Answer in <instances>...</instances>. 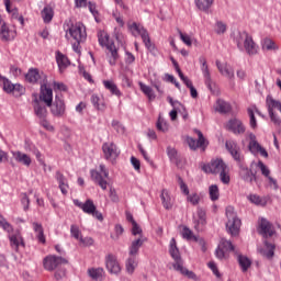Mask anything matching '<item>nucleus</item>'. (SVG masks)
Returning a JSON list of instances; mask_svg holds the SVG:
<instances>
[{
    "instance_id": "nucleus-1",
    "label": "nucleus",
    "mask_w": 281,
    "mask_h": 281,
    "mask_svg": "<svg viewBox=\"0 0 281 281\" xmlns=\"http://www.w3.org/2000/svg\"><path fill=\"white\" fill-rule=\"evenodd\" d=\"M66 34H69L76 43H83L87 41V27L82 22H74L71 20L65 23Z\"/></svg>"
},
{
    "instance_id": "nucleus-2",
    "label": "nucleus",
    "mask_w": 281,
    "mask_h": 281,
    "mask_svg": "<svg viewBox=\"0 0 281 281\" xmlns=\"http://www.w3.org/2000/svg\"><path fill=\"white\" fill-rule=\"evenodd\" d=\"M226 229L228 234H231V236H238V234H240L241 222L234 206L226 207Z\"/></svg>"
},
{
    "instance_id": "nucleus-3",
    "label": "nucleus",
    "mask_w": 281,
    "mask_h": 281,
    "mask_svg": "<svg viewBox=\"0 0 281 281\" xmlns=\"http://www.w3.org/2000/svg\"><path fill=\"white\" fill-rule=\"evenodd\" d=\"M236 41L239 47L244 46L248 56H256V54H258V45L254 42V37L247 34V32L238 33Z\"/></svg>"
},
{
    "instance_id": "nucleus-4",
    "label": "nucleus",
    "mask_w": 281,
    "mask_h": 281,
    "mask_svg": "<svg viewBox=\"0 0 281 281\" xmlns=\"http://www.w3.org/2000/svg\"><path fill=\"white\" fill-rule=\"evenodd\" d=\"M5 10L9 14L10 23L13 27L20 25L21 27H25V18L23 14L19 13V9L9 1H4Z\"/></svg>"
},
{
    "instance_id": "nucleus-5",
    "label": "nucleus",
    "mask_w": 281,
    "mask_h": 281,
    "mask_svg": "<svg viewBox=\"0 0 281 281\" xmlns=\"http://www.w3.org/2000/svg\"><path fill=\"white\" fill-rule=\"evenodd\" d=\"M234 244L225 237H222L215 250V256L218 260H227V258H229V252L234 251Z\"/></svg>"
},
{
    "instance_id": "nucleus-6",
    "label": "nucleus",
    "mask_w": 281,
    "mask_h": 281,
    "mask_svg": "<svg viewBox=\"0 0 281 281\" xmlns=\"http://www.w3.org/2000/svg\"><path fill=\"white\" fill-rule=\"evenodd\" d=\"M2 89L9 95H14V98H21L25 93V87L20 83H12L8 78L3 79Z\"/></svg>"
},
{
    "instance_id": "nucleus-7",
    "label": "nucleus",
    "mask_w": 281,
    "mask_h": 281,
    "mask_svg": "<svg viewBox=\"0 0 281 281\" xmlns=\"http://www.w3.org/2000/svg\"><path fill=\"white\" fill-rule=\"evenodd\" d=\"M38 101L44 102L46 106H52V102H54V91L52 90V83H49L47 80H44L41 85Z\"/></svg>"
},
{
    "instance_id": "nucleus-8",
    "label": "nucleus",
    "mask_w": 281,
    "mask_h": 281,
    "mask_svg": "<svg viewBox=\"0 0 281 281\" xmlns=\"http://www.w3.org/2000/svg\"><path fill=\"white\" fill-rule=\"evenodd\" d=\"M103 177L105 179L109 178V170L104 165H100L99 169H94L91 171V179H93V181L99 183L102 190H106L109 183L106 182V180L103 179Z\"/></svg>"
},
{
    "instance_id": "nucleus-9",
    "label": "nucleus",
    "mask_w": 281,
    "mask_h": 281,
    "mask_svg": "<svg viewBox=\"0 0 281 281\" xmlns=\"http://www.w3.org/2000/svg\"><path fill=\"white\" fill-rule=\"evenodd\" d=\"M74 203L75 205H77V207H80L82 212H85L86 214H90L94 218H98V221L103 220L102 213L98 211V209L95 207V204H93V201L87 200L85 203H82L78 200H75Z\"/></svg>"
},
{
    "instance_id": "nucleus-10",
    "label": "nucleus",
    "mask_w": 281,
    "mask_h": 281,
    "mask_svg": "<svg viewBox=\"0 0 281 281\" xmlns=\"http://www.w3.org/2000/svg\"><path fill=\"white\" fill-rule=\"evenodd\" d=\"M227 165L223 159L216 158L211 160L209 164L202 167V170L206 172V175H220V172L226 169Z\"/></svg>"
},
{
    "instance_id": "nucleus-11",
    "label": "nucleus",
    "mask_w": 281,
    "mask_h": 281,
    "mask_svg": "<svg viewBox=\"0 0 281 281\" xmlns=\"http://www.w3.org/2000/svg\"><path fill=\"white\" fill-rule=\"evenodd\" d=\"M102 150L106 161H110L111 164H115V161H117V157H120V149H117V145H115V143H104Z\"/></svg>"
},
{
    "instance_id": "nucleus-12",
    "label": "nucleus",
    "mask_w": 281,
    "mask_h": 281,
    "mask_svg": "<svg viewBox=\"0 0 281 281\" xmlns=\"http://www.w3.org/2000/svg\"><path fill=\"white\" fill-rule=\"evenodd\" d=\"M67 259L63 257L48 255L43 259V267L46 271H55L60 265H67Z\"/></svg>"
},
{
    "instance_id": "nucleus-13",
    "label": "nucleus",
    "mask_w": 281,
    "mask_h": 281,
    "mask_svg": "<svg viewBox=\"0 0 281 281\" xmlns=\"http://www.w3.org/2000/svg\"><path fill=\"white\" fill-rule=\"evenodd\" d=\"M251 168H258V170H260L261 175H263V177H266V179H268V183L270 186V188H273L274 190H278V181L276 179H273V177H271V170H269V167H267V165H265V162L262 161H254L251 162Z\"/></svg>"
},
{
    "instance_id": "nucleus-14",
    "label": "nucleus",
    "mask_w": 281,
    "mask_h": 281,
    "mask_svg": "<svg viewBox=\"0 0 281 281\" xmlns=\"http://www.w3.org/2000/svg\"><path fill=\"white\" fill-rule=\"evenodd\" d=\"M248 149L250 150V153H252V155H261V157H265L266 159L267 157H269V153H267V149H265V147H262V145L258 143V139H256L254 133H250L248 135Z\"/></svg>"
},
{
    "instance_id": "nucleus-15",
    "label": "nucleus",
    "mask_w": 281,
    "mask_h": 281,
    "mask_svg": "<svg viewBox=\"0 0 281 281\" xmlns=\"http://www.w3.org/2000/svg\"><path fill=\"white\" fill-rule=\"evenodd\" d=\"M180 189L182 194L187 196V203H189L190 205L196 206L201 203V201H203L201 194L196 192H190V189L188 188V184H186V182H180Z\"/></svg>"
},
{
    "instance_id": "nucleus-16",
    "label": "nucleus",
    "mask_w": 281,
    "mask_h": 281,
    "mask_svg": "<svg viewBox=\"0 0 281 281\" xmlns=\"http://www.w3.org/2000/svg\"><path fill=\"white\" fill-rule=\"evenodd\" d=\"M105 269L112 276H117L122 272V266H120V261H117V257L113 254H108L105 256Z\"/></svg>"
},
{
    "instance_id": "nucleus-17",
    "label": "nucleus",
    "mask_w": 281,
    "mask_h": 281,
    "mask_svg": "<svg viewBox=\"0 0 281 281\" xmlns=\"http://www.w3.org/2000/svg\"><path fill=\"white\" fill-rule=\"evenodd\" d=\"M50 109L52 115L54 117H63L65 115V111L67 106L65 105V100H63L59 95L55 97V101L48 105Z\"/></svg>"
},
{
    "instance_id": "nucleus-18",
    "label": "nucleus",
    "mask_w": 281,
    "mask_h": 281,
    "mask_svg": "<svg viewBox=\"0 0 281 281\" xmlns=\"http://www.w3.org/2000/svg\"><path fill=\"white\" fill-rule=\"evenodd\" d=\"M224 126L227 131L234 133V135H244L245 131H247L240 119H231Z\"/></svg>"
},
{
    "instance_id": "nucleus-19",
    "label": "nucleus",
    "mask_w": 281,
    "mask_h": 281,
    "mask_svg": "<svg viewBox=\"0 0 281 281\" xmlns=\"http://www.w3.org/2000/svg\"><path fill=\"white\" fill-rule=\"evenodd\" d=\"M258 232L259 234H261V236H265L266 238H269V236H273L276 234V229H273V225H271V223L268 222L267 218L260 220Z\"/></svg>"
},
{
    "instance_id": "nucleus-20",
    "label": "nucleus",
    "mask_w": 281,
    "mask_h": 281,
    "mask_svg": "<svg viewBox=\"0 0 281 281\" xmlns=\"http://www.w3.org/2000/svg\"><path fill=\"white\" fill-rule=\"evenodd\" d=\"M173 269L175 271H178V273H181V276H184V278H189L190 280H199V277H196L194 272L188 270V268L183 266V261L181 259L176 260V263H173Z\"/></svg>"
},
{
    "instance_id": "nucleus-21",
    "label": "nucleus",
    "mask_w": 281,
    "mask_h": 281,
    "mask_svg": "<svg viewBox=\"0 0 281 281\" xmlns=\"http://www.w3.org/2000/svg\"><path fill=\"white\" fill-rule=\"evenodd\" d=\"M216 67L224 78L234 80V68L227 61H216Z\"/></svg>"
},
{
    "instance_id": "nucleus-22",
    "label": "nucleus",
    "mask_w": 281,
    "mask_h": 281,
    "mask_svg": "<svg viewBox=\"0 0 281 281\" xmlns=\"http://www.w3.org/2000/svg\"><path fill=\"white\" fill-rule=\"evenodd\" d=\"M27 82H32L33 85L36 82H41L42 85L44 80H47V76L45 74L41 72L38 69H30L29 72L25 76Z\"/></svg>"
},
{
    "instance_id": "nucleus-23",
    "label": "nucleus",
    "mask_w": 281,
    "mask_h": 281,
    "mask_svg": "<svg viewBox=\"0 0 281 281\" xmlns=\"http://www.w3.org/2000/svg\"><path fill=\"white\" fill-rule=\"evenodd\" d=\"M247 113H248V117H249V125L250 128H258V121H256V113L258 115H261V117H265V115H262L260 113V111L258 110V108L256 105H251L247 109Z\"/></svg>"
},
{
    "instance_id": "nucleus-24",
    "label": "nucleus",
    "mask_w": 281,
    "mask_h": 281,
    "mask_svg": "<svg viewBox=\"0 0 281 281\" xmlns=\"http://www.w3.org/2000/svg\"><path fill=\"white\" fill-rule=\"evenodd\" d=\"M247 199H248L249 203H251L252 205H257L259 207H265V205H267V203H269V198L260 196L256 193L248 194Z\"/></svg>"
},
{
    "instance_id": "nucleus-25",
    "label": "nucleus",
    "mask_w": 281,
    "mask_h": 281,
    "mask_svg": "<svg viewBox=\"0 0 281 281\" xmlns=\"http://www.w3.org/2000/svg\"><path fill=\"white\" fill-rule=\"evenodd\" d=\"M33 109H34L35 115L41 120L43 117H47V106H45V104H43V102L40 101L38 99H35L33 101Z\"/></svg>"
},
{
    "instance_id": "nucleus-26",
    "label": "nucleus",
    "mask_w": 281,
    "mask_h": 281,
    "mask_svg": "<svg viewBox=\"0 0 281 281\" xmlns=\"http://www.w3.org/2000/svg\"><path fill=\"white\" fill-rule=\"evenodd\" d=\"M160 199L162 201V205L165 210H172V206L175 205V198L170 195L169 190H162L160 194Z\"/></svg>"
},
{
    "instance_id": "nucleus-27",
    "label": "nucleus",
    "mask_w": 281,
    "mask_h": 281,
    "mask_svg": "<svg viewBox=\"0 0 281 281\" xmlns=\"http://www.w3.org/2000/svg\"><path fill=\"white\" fill-rule=\"evenodd\" d=\"M106 48V56L109 58V64L114 66L117 58H120V54H117V47H115L114 44H110L109 46H105Z\"/></svg>"
},
{
    "instance_id": "nucleus-28",
    "label": "nucleus",
    "mask_w": 281,
    "mask_h": 281,
    "mask_svg": "<svg viewBox=\"0 0 281 281\" xmlns=\"http://www.w3.org/2000/svg\"><path fill=\"white\" fill-rule=\"evenodd\" d=\"M106 48V56L109 58V64L114 66L117 58H120V54H117V47H115L114 44H110L109 46H105Z\"/></svg>"
},
{
    "instance_id": "nucleus-29",
    "label": "nucleus",
    "mask_w": 281,
    "mask_h": 281,
    "mask_svg": "<svg viewBox=\"0 0 281 281\" xmlns=\"http://www.w3.org/2000/svg\"><path fill=\"white\" fill-rule=\"evenodd\" d=\"M261 49L262 52H278L280 46L273 40L266 37L261 41Z\"/></svg>"
},
{
    "instance_id": "nucleus-30",
    "label": "nucleus",
    "mask_w": 281,
    "mask_h": 281,
    "mask_svg": "<svg viewBox=\"0 0 281 281\" xmlns=\"http://www.w3.org/2000/svg\"><path fill=\"white\" fill-rule=\"evenodd\" d=\"M13 157L18 164H22L23 166L30 167L32 166V157L30 155L21 153V151H14Z\"/></svg>"
},
{
    "instance_id": "nucleus-31",
    "label": "nucleus",
    "mask_w": 281,
    "mask_h": 281,
    "mask_svg": "<svg viewBox=\"0 0 281 281\" xmlns=\"http://www.w3.org/2000/svg\"><path fill=\"white\" fill-rule=\"evenodd\" d=\"M15 36H16V31H12L8 27V25L2 24L0 29V38L2 41H13Z\"/></svg>"
},
{
    "instance_id": "nucleus-32",
    "label": "nucleus",
    "mask_w": 281,
    "mask_h": 281,
    "mask_svg": "<svg viewBox=\"0 0 281 281\" xmlns=\"http://www.w3.org/2000/svg\"><path fill=\"white\" fill-rule=\"evenodd\" d=\"M56 61L59 67V71H63L64 69L68 68L71 65V63L69 61V58H67L59 50L56 52Z\"/></svg>"
},
{
    "instance_id": "nucleus-33",
    "label": "nucleus",
    "mask_w": 281,
    "mask_h": 281,
    "mask_svg": "<svg viewBox=\"0 0 281 281\" xmlns=\"http://www.w3.org/2000/svg\"><path fill=\"white\" fill-rule=\"evenodd\" d=\"M91 102L98 111H104V109H106V101H104V97L102 95L93 94Z\"/></svg>"
},
{
    "instance_id": "nucleus-34",
    "label": "nucleus",
    "mask_w": 281,
    "mask_h": 281,
    "mask_svg": "<svg viewBox=\"0 0 281 281\" xmlns=\"http://www.w3.org/2000/svg\"><path fill=\"white\" fill-rule=\"evenodd\" d=\"M194 224L198 227H203L207 223L205 211L203 209H198L196 214L193 216Z\"/></svg>"
},
{
    "instance_id": "nucleus-35",
    "label": "nucleus",
    "mask_w": 281,
    "mask_h": 281,
    "mask_svg": "<svg viewBox=\"0 0 281 281\" xmlns=\"http://www.w3.org/2000/svg\"><path fill=\"white\" fill-rule=\"evenodd\" d=\"M146 243V237H138L134 241H132V245L130 247V256H137L139 252V247Z\"/></svg>"
},
{
    "instance_id": "nucleus-36",
    "label": "nucleus",
    "mask_w": 281,
    "mask_h": 281,
    "mask_svg": "<svg viewBox=\"0 0 281 281\" xmlns=\"http://www.w3.org/2000/svg\"><path fill=\"white\" fill-rule=\"evenodd\" d=\"M10 243L14 249H19V247H25V241L23 240V236H21L20 232L10 236Z\"/></svg>"
},
{
    "instance_id": "nucleus-37",
    "label": "nucleus",
    "mask_w": 281,
    "mask_h": 281,
    "mask_svg": "<svg viewBox=\"0 0 281 281\" xmlns=\"http://www.w3.org/2000/svg\"><path fill=\"white\" fill-rule=\"evenodd\" d=\"M103 87L108 89L112 93V95H117L120 98L122 95V92L120 91V88H117V85H115V81L113 80H104Z\"/></svg>"
},
{
    "instance_id": "nucleus-38",
    "label": "nucleus",
    "mask_w": 281,
    "mask_h": 281,
    "mask_svg": "<svg viewBox=\"0 0 281 281\" xmlns=\"http://www.w3.org/2000/svg\"><path fill=\"white\" fill-rule=\"evenodd\" d=\"M99 44L101 47H109V45H113L114 43L111 40V36H109V33L104 31H100L98 33Z\"/></svg>"
},
{
    "instance_id": "nucleus-39",
    "label": "nucleus",
    "mask_w": 281,
    "mask_h": 281,
    "mask_svg": "<svg viewBox=\"0 0 281 281\" xmlns=\"http://www.w3.org/2000/svg\"><path fill=\"white\" fill-rule=\"evenodd\" d=\"M88 276L92 280H102L104 278V268H89Z\"/></svg>"
},
{
    "instance_id": "nucleus-40",
    "label": "nucleus",
    "mask_w": 281,
    "mask_h": 281,
    "mask_svg": "<svg viewBox=\"0 0 281 281\" xmlns=\"http://www.w3.org/2000/svg\"><path fill=\"white\" fill-rule=\"evenodd\" d=\"M215 111L218 113H229V111H232V105L228 102L218 99L215 103Z\"/></svg>"
},
{
    "instance_id": "nucleus-41",
    "label": "nucleus",
    "mask_w": 281,
    "mask_h": 281,
    "mask_svg": "<svg viewBox=\"0 0 281 281\" xmlns=\"http://www.w3.org/2000/svg\"><path fill=\"white\" fill-rule=\"evenodd\" d=\"M171 106H173V110L171 112H169V116L171 122H175V120H177V113L178 111H181L180 106H183V104H181V102L179 101H173L172 98H168Z\"/></svg>"
},
{
    "instance_id": "nucleus-42",
    "label": "nucleus",
    "mask_w": 281,
    "mask_h": 281,
    "mask_svg": "<svg viewBox=\"0 0 281 281\" xmlns=\"http://www.w3.org/2000/svg\"><path fill=\"white\" fill-rule=\"evenodd\" d=\"M169 252L173 260H181V252H179V248L177 247V239L175 238L170 240Z\"/></svg>"
},
{
    "instance_id": "nucleus-43",
    "label": "nucleus",
    "mask_w": 281,
    "mask_h": 281,
    "mask_svg": "<svg viewBox=\"0 0 281 281\" xmlns=\"http://www.w3.org/2000/svg\"><path fill=\"white\" fill-rule=\"evenodd\" d=\"M156 127L160 133H168L170 131V124H168V121L161 114L158 116Z\"/></svg>"
},
{
    "instance_id": "nucleus-44",
    "label": "nucleus",
    "mask_w": 281,
    "mask_h": 281,
    "mask_svg": "<svg viewBox=\"0 0 281 281\" xmlns=\"http://www.w3.org/2000/svg\"><path fill=\"white\" fill-rule=\"evenodd\" d=\"M214 4V0H195V5L201 12H207Z\"/></svg>"
},
{
    "instance_id": "nucleus-45",
    "label": "nucleus",
    "mask_w": 281,
    "mask_h": 281,
    "mask_svg": "<svg viewBox=\"0 0 281 281\" xmlns=\"http://www.w3.org/2000/svg\"><path fill=\"white\" fill-rule=\"evenodd\" d=\"M42 19L44 23H52V19H54V8L46 5L42 10Z\"/></svg>"
},
{
    "instance_id": "nucleus-46",
    "label": "nucleus",
    "mask_w": 281,
    "mask_h": 281,
    "mask_svg": "<svg viewBox=\"0 0 281 281\" xmlns=\"http://www.w3.org/2000/svg\"><path fill=\"white\" fill-rule=\"evenodd\" d=\"M273 249H276V246L269 243H265L259 251L265 256V258H271L273 256Z\"/></svg>"
},
{
    "instance_id": "nucleus-47",
    "label": "nucleus",
    "mask_w": 281,
    "mask_h": 281,
    "mask_svg": "<svg viewBox=\"0 0 281 281\" xmlns=\"http://www.w3.org/2000/svg\"><path fill=\"white\" fill-rule=\"evenodd\" d=\"M128 30L133 34V36H144V34H146L144 27L137 23L130 24Z\"/></svg>"
},
{
    "instance_id": "nucleus-48",
    "label": "nucleus",
    "mask_w": 281,
    "mask_h": 281,
    "mask_svg": "<svg viewBox=\"0 0 281 281\" xmlns=\"http://www.w3.org/2000/svg\"><path fill=\"white\" fill-rule=\"evenodd\" d=\"M33 229L37 234L38 243L45 245V233L43 231V225H41L40 223H33Z\"/></svg>"
},
{
    "instance_id": "nucleus-49",
    "label": "nucleus",
    "mask_w": 281,
    "mask_h": 281,
    "mask_svg": "<svg viewBox=\"0 0 281 281\" xmlns=\"http://www.w3.org/2000/svg\"><path fill=\"white\" fill-rule=\"evenodd\" d=\"M195 133L198 135L199 148H201L202 150H205V148L210 146V142L206 140L205 136H203V133L201 131L195 130Z\"/></svg>"
},
{
    "instance_id": "nucleus-50",
    "label": "nucleus",
    "mask_w": 281,
    "mask_h": 281,
    "mask_svg": "<svg viewBox=\"0 0 281 281\" xmlns=\"http://www.w3.org/2000/svg\"><path fill=\"white\" fill-rule=\"evenodd\" d=\"M238 262L244 272L248 271V269L251 267V260L243 255L238 256Z\"/></svg>"
},
{
    "instance_id": "nucleus-51",
    "label": "nucleus",
    "mask_w": 281,
    "mask_h": 281,
    "mask_svg": "<svg viewBox=\"0 0 281 281\" xmlns=\"http://www.w3.org/2000/svg\"><path fill=\"white\" fill-rule=\"evenodd\" d=\"M138 85H139L140 90L143 91V93H145V95H147V98L149 100H155V92H153V88L151 87L146 86L143 82H139Z\"/></svg>"
},
{
    "instance_id": "nucleus-52",
    "label": "nucleus",
    "mask_w": 281,
    "mask_h": 281,
    "mask_svg": "<svg viewBox=\"0 0 281 281\" xmlns=\"http://www.w3.org/2000/svg\"><path fill=\"white\" fill-rule=\"evenodd\" d=\"M181 236L182 238H186V240H196V236H194V233L188 228V226H183L181 228Z\"/></svg>"
},
{
    "instance_id": "nucleus-53",
    "label": "nucleus",
    "mask_w": 281,
    "mask_h": 281,
    "mask_svg": "<svg viewBox=\"0 0 281 281\" xmlns=\"http://www.w3.org/2000/svg\"><path fill=\"white\" fill-rule=\"evenodd\" d=\"M79 247H93L95 243L91 237L81 235V238L78 239Z\"/></svg>"
},
{
    "instance_id": "nucleus-54",
    "label": "nucleus",
    "mask_w": 281,
    "mask_h": 281,
    "mask_svg": "<svg viewBox=\"0 0 281 281\" xmlns=\"http://www.w3.org/2000/svg\"><path fill=\"white\" fill-rule=\"evenodd\" d=\"M0 227H2L4 232H8V234H12V232H14V228L12 227V225L1 214H0Z\"/></svg>"
},
{
    "instance_id": "nucleus-55",
    "label": "nucleus",
    "mask_w": 281,
    "mask_h": 281,
    "mask_svg": "<svg viewBox=\"0 0 281 281\" xmlns=\"http://www.w3.org/2000/svg\"><path fill=\"white\" fill-rule=\"evenodd\" d=\"M201 71L206 80H210V68L207 67V60L203 57L200 58Z\"/></svg>"
},
{
    "instance_id": "nucleus-56",
    "label": "nucleus",
    "mask_w": 281,
    "mask_h": 281,
    "mask_svg": "<svg viewBox=\"0 0 281 281\" xmlns=\"http://www.w3.org/2000/svg\"><path fill=\"white\" fill-rule=\"evenodd\" d=\"M182 81L188 87V89H190L191 97L198 98L199 92L196 91V88H194V86L192 85V81L188 77H184Z\"/></svg>"
},
{
    "instance_id": "nucleus-57",
    "label": "nucleus",
    "mask_w": 281,
    "mask_h": 281,
    "mask_svg": "<svg viewBox=\"0 0 281 281\" xmlns=\"http://www.w3.org/2000/svg\"><path fill=\"white\" fill-rule=\"evenodd\" d=\"M124 234V227L122 225L116 224L114 227V232L111 234V238L113 240H120V237Z\"/></svg>"
},
{
    "instance_id": "nucleus-58",
    "label": "nucleus",
    "mask_w": 281,
    "mask_h": 281,
    "mask_svg": "<svg viewBox=\"0 0 281 281\" xmlns=\"http://www.w3.org/2000/svg\"><path fill=\"white\" fill-rule=\"evenodd\" d=\"M132 235L138 236V238H144V231H142V226H139L137 222H133L132 224Z\"/></svg>"
},
{
    "instance_id": "nucleus-59",
    "label": "nucleus",
    "mask_w": 281,
    "mask_h": 281,
    "mask_svg": "<svg viewBox=\"0 0 281 281\" xmlns=\"http://www.w3.org/2000/svg\"><path fill=\"white\" fill-rule=\"evenodd\" d=\"M135 269H137V260L135 258H128L126 262L127 273H135Z\"/></svg>"
},
{
    "instance_id": "nucleus-60",
    "label": "nucleus",
    "mask_w": 281,
    "mask_h": 281,
    "mask_svg": "<svg viewBox=\"0 0 281 281\" xmlns=\"http://www.w3.org/2000/svg\"><path fill=\"white\" fill-rule=\"evenodd\" d=\"M220 179L222 183H225L226 186L229 183V167H226L224 170L220 171Z\"/></svg>"
},
{
    "instance_id": "nucleus-61",
    "label": "nucleus",
    "mask_w": 281,
    "mask_h": 281,
    "mask_svg": "<svg viewBox=\"0 0 281 281\" xmlns=\"http://www.w3.org/2000/svg\"><path fill=\"white\" fill-rule=\"evenodd\" d=\"M209 192L212 201H218L220 193H218V187L216 184H212L209 188Z\"/></svg>"
},
{
    "instance_id": "nucleus-62",
    "label": "nucleus",
    "mask_w": 281,
    "mask_h": 281,
    "mask_svg": "<svg viewBox=\"0 0 281 281\" xmlns=\"http://www.w3.org/2000/svg\"><path fill=\"white\" fill-rule=\"evenodd\" d=\"M214 32L216 34H225V32H227V25L223 22H216L214 25Z\"/></svg>"
},
{
    "instance_id": "nucleus-63",
    "label": "nucleus",
    "mask_w": 281,
    "mask_h": 281,
    "mask_svg": "<svg viewBox=\"0 0 281 281\" xmlns=\"http://www.w3.org/2000/svg\"><path fill=\"white\" fill-rule=\"evenodd\" d=\"M226 149L228 150L229 155H232V153H235V150H237L238 144L235 140H226L225 143Z\"/></svg>"
},
{
    "instance_id": "nucleus-64",
    "label": "nucleus",
    "mask_w": 281,
    "mask_h": 281,
    "mask_svg": "<svg viewBox=\"0 0 281 281\" xmlns=\"http://www.w3.org/2000/svg\"><path fill=\"white\" fill-rule=\"evenodd\" d=\"M48 82L55 91L67 92V87L65 86V83H60V82H56V81H48Z\"/></svg>"
}]
</instances>
